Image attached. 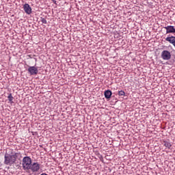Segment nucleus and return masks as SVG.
<instances>
[{
    "instance_id": "nucleus-3",
    "label": "nucleus",
    "mask_w": 175,
    "mask_h": 175,
    "mask_svg": "<svg viewBox=\"0 0 175 175\" xmlns=\"http://www.w3.org/2000/svg\"><path fill=\"white\" fill-rule=\"evenodd\" d=\"M161 58L164 59V61H169V59L172 58V54L169 51H163L161 52Z\"/></svg>"
},
{
    "instance_id": "nucleus-1",
    "label": "nucleus",
    "mask_w": 175,
    "mask_h": 175,
    "mask_svg": "<svg viewBox=\"0 0 175 175\" xmlns=\"http://www.w3.org/2000/svg\"><path fill=\"white\" fill-rule=\"evenodd\" d=\"M20 154L18 152H13L11 154L8 153L7 152L4 154V165H7L9 166H12V165H14L17 161V158L18 157Z\"/></svg>"
},
{
    "instance_id": "nucleus-4",
    "label": "nucleus",
    "mask_w": 175,
    "mask_h": 175,
    "mask_svg": "<svg viewBox=\"0 0 175 175\" xmlns=\"http://www.w3.org/2000/svg\"><path fill=\"white\" fill-rule=\"evenodd\" d=\"M40 169V164L38 163H31V165L30 167V170L33 172V173H35V172H39V170Z\"/></svg>"
},
{
    "instance_id": "nucleus-10",
    "label": "nucleus",
    "mask_w": 175,
    "mask_h": 175,
    "mask_svg": "<svg viewBox=\"0 0 175 175\" xmlns=\"http://www.w3.org/2000/svg\"><path fill=\"white\" fill-rule=\"evenodd\" d=\"M8 98L9 102H10V103H13V99H14V98L13 97L11 93L8 95Z\"/></svg>"
},
{
    "instance_id": "nucleus-13",
    "label": "nucleus",
    "mask_w": 175,
    "mask_h": 175,
    "mask_svg": "<svg viewBox=\"0 0 175 175\" xmlns=\"http://www.w3.org/2000/svg\"><path fill=\"white\" fill-rule=\"evenodd\" d=\"M53 2V3H57V1H55V0H51Z\"/></svg>"
},
{
    "instance_id": "nucleus-6",
    "label": "nucleus",
    "mask_w": 175,
    "mask_h": 175,
    "mask_svg": "<svg viewBox=\"0 0 175 175\" xmlns=\"http://www.w3.org/2000/svg\"><path fill=\"white\" fill-rule=\"evenodd\" d=\"M23 10H25L26 14H31L32 13V8H31V5L28 3L23 5Z\"/></svg>"
},
{
    "instance_id": "nucleus-9",
    "label": "nucleus",
    "mask_w": 175,
    "mask_h": 175,
    "mask_svg": "<svg viewBox=\"0 0 175 175\" xmlns=\"http://www.w3.org/2000/svg\"><path fill=\"white\" fill-rule=\"evenodd\" d=\"M163 146L166 147V148H170L172 147V143L167 142V141H164L163 142Z\"/></svg>"
},
{
    "instance_id": "nucleus-5",
    "label": "nucleus",
    "mask_w": 175,
    "mask_h": 175,
    "mask_svg": "<svg viewBox=\"0 0 175 175\" xmlns=\"http://www.w3.org/2000/svg\"><path fill=\"white\" fill-rule=\"evenodd\" d=\"M27 70L29 75H31V76H33L34 75H38L39 72V70H38V68L35 66H29Z\"/></svg>"
},
{
    "instance_id": "nucleus-12",
    "label": "nucleus",
    "mask_w": 175,
    "mask_h": 175,
    "mask_svg": "<svg viewBox=\"0 0 175 175\" xmlns=\"http://www.w3.org/2000/svg\"><path fill=\"white\" fill-rule=\"evenodd\" d=\"M41 23H42V24H47V20L44 18H41Z\"/></svg>"
},
{
    "instance_id": "nucleus-8",
    "label": "nucleus",
    "mask_w": 175,
    "mask_h": 175,
    "mask_svg": "<svg viewBox=\"0 0 175 175\" xmlns=\"http://www.w3.org/2000/svg\"><path fill=\"white\" fill-rule=\"evenodd\" d=\"M113 94V93L111 92V90H106L104 92V95H105V98H106V99H110V98H111V95Z\"/></svg>"
},
{
    "instance_id": "nucleus-7",
    "label": "nucleus",
    "mask_w": 175,
    "mask_h": 175,
    "mask_svg": "<svg viewBox=\"0 0 175 175\" xmlns=\"http://www.w3.org/2000/svg\"><path fill=\"white\" fill-rule=\"evenodd\" d=\"M165 29H166V33H175V27L174 26L168 25L164 27Z\"/></svg>"
},
{
    "instance_id": "nucleus-11",
    "label": "nucleus",
    "mask_w": 175,
    "mask_h": 175,
    "mask_svg": "<svg viewBox=\"0 0 175 175\" xmlns=\"http://www.w3.org/2000/svg\"><path fill=\"white\" fill-rule=\"evenodd\" d=\"M119 96H125V92L124 90H120L118 92Z\"/></svg>"
},
{
    "instance_id": "nucleus-2",
    "label": "nucleus",
    "mask_w": 175,
    "mask_h": 175,
    "mask_svg": "<svg viewBox=\"0 0 175 175\" xmlns=\"http://www.w3.org/2000/svg\"><path fill=\"white\" fill-rule=\"evenodd\" d=\"M32 165V159L31 157L26 156L22 160V167L27 173H29L31 165Z\"/></svg>"
}]
</instances>
